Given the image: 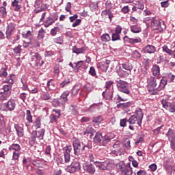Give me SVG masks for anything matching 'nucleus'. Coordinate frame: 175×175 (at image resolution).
Masks as SVG:
<instances>
[{
  "label": "nucleus",
  "mask_w": 175,
  "mask_h": 175,
  "mask_svg": "<svg viewBox=\"0 0 175 175\" xmlns=\"http://www.w3.org/2000/svg\"><path fill=\"white\" fill-rule=\"evenodd\" d=\"M94 142L96 144H99V146H105L111 142V139L107 135H103L102 133L96 132L94 137Z\"/></svg>",
  "instance_id": "1"
},
{
  "label": "nucleus",
  "mask_w": 175,
  "mask_h": 175,
  "mask_svg": "<svg viewBox=\"0 0 175 175\" xmlns=\"http://www.w3.org/2000/svg\"><path fill=\"white\" fill-rule=\"evenodd\" d=\"M83 170L89 174H95V165L91 163H85L83 165Z\"/></svg>",
  "instance_id": "10"
},
{
  "label": "nucleus",
  "mask_w": 175,
  "mask_h": 175,
  "mask_svg": "<svg viewBox=\"0 0 175 175\" xmlns=\"http://www.w3.org/2000/svg\"><path fill=\"white\" fill-rule=\"evenodd\" d=\"M70 111L73 116H77V114H79V107H77V105H71L70 107Z\"/></svg>",
  "instance_id": "37"
},
{
  "label": "nucleus",
  "mask_w": 175,
  "mask_h": 175,
  "mask_svg": "<svg viewBox=\"0 0 175 175\" xmlns=\"http://www.w3.org/2000/svg\"><path fill=\"white\" fill-rule=\"evenodd\" d=\"M8 76V67H2L0 69V77H7Z\"/></svg>",
  "instance_id": "43"
},
{
  "label": "nucleus",
  "mask_w": 175,
  "mask_h": 175,
  "mask_svg": "<svg viewBox=\"0 0 175 175\" xmlns=\"http://www.w3.org/2000/svg\"><path fill=\"white\" fill-rule=\"evenodd\" d=\"M126 122H129V119L127 118H124L120 120V126H122V128H125V126H126Z\"/></svg>",
  "instance_id": "56"
},
{
  "label": "nucleus",
  "mask_w": 175,
  "mask_h": 175,
  "mask_svg": "<svg viewBox=\"0 0 175 175\" xmlns=\"http://www.w3.org/2000/svg\"><path fill=\"white\" fill-rule=\"evenodd\" d=\"M122 67L125 70H129V72H131L132 69H133V66H132V64H131V62H129V60H126V62H123L122 64Z\"/></svg>",
  "instance_id": "23"
},
{
  "label": "nucleus",
  "mask_w": 175,
  "mask_h": 175,
  "mask_svg": "<svg viewBox=\"0 0 175 175\" xmlns=\"http://www.w3.org/2000/svg\"><path fill=\"white\" fill-rule=\"evenodd\" d=\"M80 90H81V85H75L72 90L71 94L73 96H76L79 95V93L80 92Z\"/></svg>",
  "instance_id": "27"
},
{
  "label": "nucleus",
  "mask_w": 175,
  "mask_h": 175,
  "mask_svg": "<svg viewBox=\"0 0 175 175\" xmlns=\"http://www.w3.org/2000/svg\"><path fill=\"white\" fill-rule=\"evenodd\" d=\"M143 51L147 54H154L157 51V47L154 45L147 44L143 48Z\"/></svg>",
  "instance_id": "17"
},
{
  "label": "nucleus",
  "mask_w": 175,
  "mask_h": 175,
  "mask_svg": "<svg viewBox=\"0 0 175 175\" xmlns=\"http://www.w3.org/2000/svg\"><path fill=\"white\" fill-rule=\"evenodd\" d=\"M102 96L107 100H111V99H113V92L107 93V91L105 90L102 93Z\"/></svg>",
  "instance_id": "34"
},
{
  "label": "nucleus",
  "mask_w": 175,
  "mask_h": 175,
  "mask_svg": "<svg viewBox=\"0 0 175 175\" xmlns=\"http://www.w3.org/2000/svg\"><path fill=\"white\" fill-rule=\"evenodd\" d=\"M151 72L153 76L158 77L161 75V68L157 64H154L151 68Z\"/></svg>",
  "instance_id": "20"
},
{
  "label": "nucleus",
  "mask_w": 175,
  "mask_h": 175,
  "mask_svg": "<svg viewBox=\"0 0 175 175\" xmlns=\"http://www.w3.org/2000/svg\"><path fill=\"white\" fill-rule=\"evenodd\" d=\"M122 174L124 175H132L133 174V171L132 170V168L129 166H127L124 168L123 172H122Z\"/></svg>",
  "instance_id": "42"
},
{
  "label": "nucleus",
  "mask_w": 175,
  "mask_h": 175,
  "mask_svg": "<svg viewBox=\"0 0 175 175\" xmlns=\"http://www.w3.org/2000/svg\"><path fill=\"white\" fill-rule=\"evenodd\" d=\"M110 62H111V61L105 59L97 64V68L98 69H100V70H102V72H107V69H109V65H110Z\"/></svg>",
  "instance_id": "11"
},
{
  "label": "nucleus",
  "mask_w": 175,
  "mask_h": 175,
  "mask_svg": "<svg viewBox=\"0 0 175 175\" xmlns=\"http://www.w3.org/2000/svg\"><path fill=\"white\" fill-rule=\"evenodd\" d=\"M46 87L49 88V90H50L51 91H52L53 90H54L55 88V83L54 82V79H49L47 81L46 83Z\"/></svg>",
  "instance_id": "38"
},
{
  "label": "nucleus",
  "mask_w": 175,
  "mask_h": 175,
  "mask_svg": "<svg viewBox=\"0 0 175 175\" xmlns=\"http://www.w3.org/2000/svg\"><path fill=\"white\" fill-rule=\"evenodd\" d=\"M129 129L130 131H135V124H137L138 126H141L142 124H143V120L137 118L136 116L131 115L129 118Z\"/></svg>",
  "instance_id": "6"
},
{
  "label": "nucleus",
  "mask_w": 175,
  "mask_h": 175,
  "mask_svg": "<svg viewBox=\"0 0 175 175\" xmlns=\"http://www.w3.org/2000/svg\"><path fill=\"white\" fill-rule=\"evenodd\" d=\"M72 51L75 54H77V55H79V54H84V53H85V51H87V49L85 48V46L77 48V46H73L72 48Z\"/></svg>",
  "instance_id": "18"
},
{
  "label": "nucleus",
  "mask_w": 175,
  "mask_h": 175,
  "mask_svg": "<svg viewBox=\"0 0 175 175\" xmlns=\"http://www.w3.org/2000/svg\"><path fill=\"white\" fill-rule=\"evenodd\" d=\"M130 29L131 32H133V33H139V32H142V28L139 27L137 24L131 25Z\"/></svg>",
  "instance_id": "31"
},
{
  "label": "nucleus",
  "mask_w": 175,
  "mask_h": 175,
  "mask_svg": "<svg viewBox=\"0 0 175 175\" xmlns=\"http://www.w3.org/2000/svg\"><path fill=\"white\" fill-rule=\"evenodd\" d=\"M16 109V100L10 99L5 104V110L7 111H13Z\"/></svg>",
  "instance_id": "16"
},
{
  "label": "nucleus",
  "mask_w": 175,
  "mask_h": 175,
  "mask_svg": "<svg viewBox=\"0 0 175 175\" xmlns=\"http://www.w3.org/2000/svg\"><path fill=\"white\" fill-rule=\"evenodd\" d=\"M126 100H128L126 97H124V96H121L120 94H117L113 98L115 103H120V102H126Z\"/></svg>",
  "instance_id": "28"
},
{
  "label": "nucleus",
  "mask_w": 175,
  "mask_h": 175,
  "mask_svg": "<svg viewBox=\"0 0 175 175\" xmlns=\"http://www.w3.org/2000/svg\"><path fill=\"white\" fill-rule=\"evenodd\" d=\"M26 120L28 122H32V115H31V110L27 109L26 111Z\"/></svg>",
  "instance_id": "50"
},
{
  "label": "nucleus",
  "mask_w": 175,
  "mask_h": 175,
  "mask_svg": "<svg viewBox=\"0 0 175 175\" xmlns=\"http://www.w3.org/2000/svg\"><path fill=\"white\" fill-rule=\"evenodd\" d=\"M165 136L167 137V139L169 142L171 140H174L175 139V131L173 130V129H169L168 131L165 134Z\"/></svg>",
  "instance_id": "22"
},
{
  "label": "nucleus",
  "mask_w": 175,
  "mask_h": 175,
  "mask_svg": "<svg viewBox=\"0 0 175 175\" xmlns=\"http://www.w3.org/2000/svg\"><path fill=\"white\" fill-rule=\"evenodd\" d=\"M16 77V75L14 74L10 75L6 79H5V83H8V84H14V78Z\"/></svg>",
  "instance_id": "41"
},
{
  "label": "nucleus",
  "mask_w": 175,
  "mask_h": 175,
  "mask_svg": "<svg viewBox=\"0 0 175 175\" xmlns=\"http://www.w3.org/2000/svg\"><path fill=\"white\" fill-rule=\"evenodd\" d=\"M73 148H74V154L75 155H81V154H84L87 152L88 150H90V147L87 145H82L79 142V141H75L72 144Z\"/></svg>",
  "instance_id": "3"
},
{
  "label": "nucleus",
  "mask_w": 175,
  "mask_h": 175,
  "mask_svg": "<svg viewBox=\"0 0 175 175\" xmlns=\"http://www.w3.org/2000/svg\"><path fill=\"white\" fill-rule=\"evenodd\" d=\"M69 83H70V79H66L64 81H62L60 83V87L62 88H64V87H65L66 85H68V84H69Z\"/></svg>",
  "instance_id": "64"
},
{
  "label": "nucleus",
  "mask_w": 175,
  "mask_h": 175,
  "mask_svg": "<svg viewBox=\"0 0 175 175\" xmlns=\"http://www.w3.org/2000/svg\"><path fill=\"white\" fill-rule=\"evenodd\" d=\"M45 155H51V146L47 145L44 152Z\"/></svg>",
  "instance_id": "63"
},
{
  "label": "nucleus",
  "mask_w": 175,
  "mask_h": 175,
  "mask_svg": "<svg viewBox=\"0 0 175 175\" xmlns=\"http://www.w3.org/2000/svg\"><path fill=\"white\" fill-rule=\"evenodd\" d=\"M102 121H103V118L100 116L94 117L92 120V122L94 125H99V124H102Z\"/></svg>",
  "instance_id": "32"
},
{
  "label": "nucleus",
  "mask_w": 175,
  "mask_h": 175,
  "mask_svg": "<svg viewBox=\"0 0 175 175\" xmlns=\"http://www.w3.org/2000/svg\"><path fill=\"white\" fill-rule=\"evenodd\" d=\"M50 99H51V96H50V94L45 93V94H42V100H50Z\"/></svg>",
  "instance_id": "61"
},
{
  "label": "nucleus",
  "mask_w": 175,
  "mask_h": 175,
  "mask_svg": "<svg viewBox=\"0 0 175 175\" xmlns=\"http://www.w3.org/2000/svg\"><path fill=\"white\" fill-rule=\"evenodd\" d=\"M132 55L135 59H139V58H142V53L137 51V50L133 51L132 53Z\"/></svg>",
  "instance_id": "48"
},
{
  "label": "nucleus",
  "mask_w": 175,
  "mask_h": 175,
  "mask_svg": "<svg viewBox=\"0 0 175 175\" xmlns=\"http://www.w3.org/2000/svg\"><path fill=\"white\" fill-rule=\"evenodd\" d=\"M163 167L167 173H172L173 170V165L172 164H170V165H165V167Z\"/></svg>",
  "instance_id": "60"
},
{
  "label": "nucleus",
  "mask_w": 175,
  "mask_h": 175,
  "mask_svg": "<svg viewBox=\"0 0 175 175\" xmlns=\"http://www.w3.org/2000/svg\"><path fill=\"white\" fill-rule=\"evenodd\" d=\"M132 102L129 101L126 103H118L117 104L116 107L118 109H126V107H130V106H132Z\"/></svg>",
  "instance_id": "29"
},
{
  "label": "nucleus",
  "mask_w": 175,
  "mask_h": 175,
  "mask_svg": "<svg viewBox=\"0 0 175 175\" xmlns=\"http://www.w3.org/2000/svg\"><path fill=\"white\" fill-rule=\"evenodd\" d=\"M163 53H166L167 54H168V55H172V52L173 51H172L171 49H169V47H167V45H164L163 47Z\"/></svg>",
  "instance_id": "49"
},
{
  "label": "nucleus",
  "mask_w": 175,
  "mask_h": 175,
  "mask_svg": "<svg viewBox=\"0 0 175 175\" xmlns=\"http://www.w3.org/2000/svg\"><path fill=\"white\" fill-rule=\"evenodd\" d=\"M31 165V160L29 159V158H23V165L24 167H29Z\"/></svg>",
  "instance_id": "45"
},
{
  "label": "nucleus",
  "mask_w": 175,
  "mask_h": 175,
  "mask_svg": "<svg viewBox=\"0 0 175 175\" xmlns=\"http://www.w3.org/2000/svg\"><path fill=\"white\" fill-rule=\"evenodd\" d=\"M148 89L149 92L157 90V78L152 76L148 78Z\"/></svg>",
  "instance_id": "9"
},
{
  "label": "nucleus",
  "mask_w": 175,
  "mask_h": 175,
  "mask_svg": "<svg viewBox=\"0 0 175 175\" xmlns=\"http://www.w3.org/2000/svg\"><path fill=\"white\" fill-rule=\"evenodd\" d=\"M14 29H16V24L10 23L8 25L5 31L6 39H8V40H10V38H12V33Z\"/></svg>",
  "instance_id": "14"
},
{
  "label": "nucleus",
  "mask_w": 175,
  "mask_h": 175,
  "mask_svg": "<svg viewBox=\"0 0 175 175\" xmlns=\"http://www.w3.org/2000/svg\"><path fill=\"white\" fill-rule=\"evenodd\" d=\"M116 87L120 92H122L128 96H131V91L129 90V84L128 82L118 79L116 81Z\"/></svg>",
  "instance_id": "2"
},
{
  "label": "nucleus",
  "mask_w": 175,
  "mask_h": 175,
  "mask_svg": "<svg viewBox=\"0 0 175 175\" xmlns=\"http://www.w3.org/2000/svg\"><path fill=\"white\" fill-rule=\"evenodd\" d=\"M69 91L66 90L64 92L62 95L60 96L59 98L62 100V104H66L68 102V96H69Z\"/></svg>",
  "instance_id": "24"
},
{
  "label": "nucleus",
  "mask_w": 175,
  "mask_h": 175,
  "mask_svg": "<svg viewBox=\"0 0 175 175\" xmlns=\"http://www.w3.org/2000/svg\"><path fill=\"white\" fill-rule=\"evenodd\" d=\"M33 126L36 131H38V129H40L42 126V122L40 118L38 117L36 118V120L33 123Z\"/></svg>",
  "instance_id": "36"
},
{
  "label": "nucleus",
  "mask_w": 175,
  "mask_h": 175,
  "mask_svg": "<svg viewBox=\"0 0 175 175\" xmlns=\"http://www.w3.org/2000/svg\"><path fill=\"white\" fill-rule=\"evenodd\" d=\"M30 137H29V144L30 147H33L36 143V139H38V135H36V130H33L29 133Z\"/></svg>",
  "instance_id": "15"
},
{
  "label": "nucleus",
  "mask_w": 175,
  "mask_h": 175,
  "mask_svg": "<svg viewBox=\"0 0 175 175\" xmlns=\"http://www.w3.org/2000/svg\"><path fill=\"white\" fill-rule=\"evenodd\" d=\"M43 38H44V29L41 28L38 31L37 38L38 40H40V39H43Z\"/></svg>",
  "instance_id": "52"
},
{
  "label": "nucleus",
  "mask_w": 175,
  "mask_h": 175,
  "mask_svg": "<svg viewBox=\"0 0 175 175\" xmlns=\"http://www.w3.org/2000/svg\"><path fill=\"white\" fill-rule=\"evenodd\" d=\"M14 129L17 133V135L19 137H23L24 136V129L21 127L18 124H14Z\"/></svg>",
  "instance_id": "21"
},
{
  "label": "nucleus",
  "mask_w": 175,
  "mask_h": 175,
  "mask_svg": "<svg viewBox=\"0 0 175 175\" xmlns=\"http://www.w3.org/2000/svg\"><path fill=\"white\" fill-rule=\"evenodd\" d=\"M102 42H109L110 40V36L109 33H104L100 37Z\"/></svg>",
  "instance_id": "51"
},
{
  "label": "nucleus",
  "mask_w": 175,
  "mask_h": 175,
  "mask_svg": "<svg viewBox=\"0 0 175 175\" xmlns=\"http://www.w3.org/2000/svg\"><path fill=\"white\" fill-rule=\"evenodd\" d=\"M89 74L93 77H96V71L95 70V67H90Z\"/></svg>",
  "instance_id": "59"
},
{
  "label": "nucleus",
  "mask_w": 175,
  "mask_h": 175,
  "mask_svg": "<svg viewBox=\"0 0 175 175\" xmlns=\"http://www.w3.org/2000/svg\"><path fill=\"white\" fill-rule=\"evenodd\" d=\"M94 163L96 167L100 170H113L114 169V163L109 160L103 162L94 161Z\"/></svg>",
  "instance_id": "4"
},
{
  "label": "nucleus",
  "mask_w": 175,
  "mask_h": 175,
  "mask_svg": "<svg viewBox=\"0 0 175 175\" xmlns=\"http://www.w3.org/2000/svg\"><path fill=\"white\" fill-rule=\"evenodd\" d=\"M0 94H3V99H8L12 94V85H4Z\"/></svg>",
  "instance_id": "12"
},
{
  "label": "nucleus",
  "mask_w": 175,
  "mask_h": 175,
  "mask_svg": "<svg viewBox=\"0 0 175 175\" xmlns=\"http://www.w3.org/2000/svg\"><path fill=\"white\" fill-rule=\"evenodd\" d=\"M111 38L113 42H116V40H120V34L117 33H113Z\"/></svg>",
  "instance_id": "58"
},
{
  "label": "nucleus",
  "mask_w": 175,
  "mask_h": 175,
  "mask_svg": "<svg viewBox=\"0 0 175 175\" xmlns=\"http://www.w3.org/2000/svg\"><path fill=\"white\" fill-rule=\"evenodd\" d=\"M133 116H135V117H137L139 120L143 121V117L144 116L143 113V109L141 108H137Z\"/></svg>",
  "instance_id": "26"
},
{
  "label": "nucleus",
  "mask_w": 175,
  "mask_h": 175,
  "mask_svg": "<svg viewBox=\"0 0 175 175\" xmlns=\"http://www.w3.org/2000/svg\"><path fill=\"white\" fill-rule=\"evenodd\" d=\"M75 65V69H80V68H81V66H83V65H84V61L81 60L79 61L77 63H74Z\"/></svg>",
  "instance_id": "62"
},
{
  "label": "nucleus",
  "mask_w": 175,
  "mask_h": 175,
  "mask_svg": "<svg viewBox=\"0 0 175 175\" xmlns=\"http://www.w3.org/2000/svg\"><path fill=\"white\" fill-rule=\"evenodd\" d=\"M22 51L23 49H21V45L20 44H18L13 49L14 54H21Z\"/></svg>",
  "instance_id": "53"
},
{
  "label": "nucleus",
  "mask_w": 175,
  "mask_h": 175,
  "mask_svg": "<svg viewBox=\"0 0 175 175\" xmlns=\"http://www.w3.org/2000/svg\"><path fill=\"white\" fill-rule=\"evenodd\" d=\"M53 105H55L56 106H64L65 104H62V101L61 100V98H56L53 100Z\"/></svg>",
  "instance_id": "57"
},
{
  "label": "nucleus",
  "mask_w": 175,
  "mask_h": 175,
  "mask_svg": "<svg viewBox=\"0 0 175 175\" xmlns=\"http://www.w3.org/2000/svg\"><path fill=\"white\" fill-rule=\"evenodd\" d=\"M8 150H10V151L18 152L20 150H21V146H20V144H12L11 146H10Z\"/></svg>",
  "instance_id": "30"
},
{
  "label": "nucleus",
  "mask_w": 175,
  "mask_h": 175,
  "mask_svg": "<svg viewBox=\"0 0 175 175\" xmlns=\"http://www.w3.org/2000/svg\"><path fill=\"white\" fill-rule=\"evenodd\" d=\"M163 107L168 110L170 113H175V104L166 101V100H161Z\"/></svg>",
  "instance_id": "13"
},
{
  "label": "nucleus",
  "mask_w": 175,
  "mask_h": 175,
  "mask_svg": "<svg viewBox=\"0 0 175 175\" xmlns=\"http://www.w3.org/2000/svg\"><path fill=\"white\" fill-rule=\"evenodd\" d=\"M150 25L151 27H153L154 29L160 31V32L166 29V25H165V22L161 19L157 20L155 18H152Z\"/></svg>",
  "instance_id": "5"
},
{
  "label": "nucleus",
  "mask_w": 175,
  "mask_h": 175,
  "mask_svg": "<svg viewBox=\"0 0 175 175\" xmlns=\"http://www.w3.org/2000/svg\"><path fill=\"white\" fill-rule=\"evenodd\" d=\"M20 1L18 0H14V1H12V6H13V8H14V10L16 12H18V10H20V9H21V5H20Z\"/></svg>",
  "instance_id": "40"
},
{
  "label": "nucleus",
  "mask_w": 175,
  "mask_h": 175,
  "mask_svg": "<svg viewBox=\"0 0 175 175\" xmlns=\"http://www.w3.org/2000/svg\"><path fill=\"white\" fill-rule=\"evenodd\" d=\"M31 62H33L34 66H43V64L44 62L42 60V56L38 53H31Z\"/></svg>",
  "instance_id": "7"
},
{
  "label": "nucleus",
  "mask_w": 175,
  "mask_h": 175,
  "mask_svg": "<svg viewBox=\"0 0 175 175\" xmlns=\"http://www.w3.org/2000/svg\"><path fill=\"white\" fill-rule=\"evenodd\" d=\"M123 39L128 43H131V44H136V43H140L142 42V39L140 38H131L128 37V36H124Z\"/></svg>",
  "instance_id": "19"
},
{
  "label": "nucleus",
  "mask_w": 175,
  "mask_h": 175,
  "mask_svg": "<svg viewBox=\"0 0 175 175\" xmlns=\"http://www.w3.org/2000/svg\"><path fill=\"white\" fill-rule=\"evenodd\" d=\"M99 109V104L98 103H94L92 104L88 109V111H90L91 113H94V111H96Z\"/></svg>",
  "instance_id": "44"
},
{
  "label": "nucleus",
  "mask_w": 175,
  "mask_h": 175,
  "mask_svg": "<svg viewBox=\"0 0 175 175\" xmlns=\"http://www.w3.org/2000/svg\"><path fill=\"white\" fill-rule=\"evenodd\" d=\"M57 116L54 115V113H51L49 116L50 123L54 124V122H57Z\"/></svg>",
  "instance_id": "55"
},
{
  "label": "nucleus",
  "mask_w": 175,
  "mask_h": 175,
  "mask_svg": "<svg viewBox=\"0 0 175 175\" xmlns=\"http://www.w3.org/2000/svg\"><path fill=\"white\" fill-rule=\"evenodd\" d=\"M166 84H167V78H166V77H163L160 80V84L159 85V88L160 90H163Z\"/></svg>",
  "instance_id": "33"
},
{
  "label": "nucleus",
  "mask_w": 175,
  "mask_h": 175,
  "mask_svg": "<svg viewBox=\"0 0 175 175\" xmlns=\"http://www.w3.org/2000/svg\"><path fill=\"white\" fill-rule=\"evenodd\" d=\"M44 133H46V130L44 129L36 131L37 139H38V140H43L44 139Z\"/></svg>",
  "instance_id": "25"
},
{
  "label": "nucleus",
  "mask_w": 175,
  "mask_h": 175,
  "mask_svg": "<svg viewBox=\"0 0 175 175\" xmlns=\"http://www.w3.org/2000/svg\"><path fill=\"white\" fill-rule=\"evenodd\" d=\"M116 166L119 171H120L121 173H122L128 165H125V163L124 161H120L117 164Z\"/></svg>",
  "instance_id": "39"
},
{
  "label": "nucleus",
  "mask_w": 175,
  "mask_h": 175,
  "mask_svg": "<svg viewBox=\"0 0 175 175\" xmlns=\"http://www.w3.org/2000/svg\"><path fill=\"white\" fill-rule=\"evenodd\" d=\"M81 167H80V162L75 161L71 163L70 165H68L66 168L67 172L68 173H75V172H77L80 170Z\"/></svg>",
  "instance_id": "8"
},
{
  "label": "nucleus",
  "mask_w": 175,
  "mask_h": 175,
  "mask_svg": "<svg viewBox=\"0 0 175 175\" xmlns=\"http://www.w3.org/2000/svg\"><path fill=\"white\" fill-rule=\"evenodd\" d=\"M83 134L85 135H90V137H92V136H94V128L91 126H88L85 129Z\"/></svg>",
  "instance_id": "35"
},
{
  "label": "nucleus",
  "mask_w": 175,
  "mask_h": 175,
  "mask_svg": "<svg viewBox=\"0 0 175 175\" xmlns=\"http://www.w3.org/2000/svg\"><path fill=\"white\" fill-rule=\"evenodd\" d=\"M113 84H114V82H113V81H106L105 82L106 91H107V90H110V88H111V87L113 86Z\"/></svg>",
  "instance_id": "54"
},
{
  "label": "nucleus",
  "mask_w": 175,
  "mask_h": 175,
  "mask_svg": "<svg viewBox=\"0 0 175 175\" xmlns=\"http://www.w3.org/2000/svg\"><path fill=\"white\" fill-rule=\"evenodd\" d=\"M64 154H70V152H72V146H66L63 148Z\"/></svg>",
  "instance_id": "46"
},
{
  "label": "nucleus",
  "mask_w": 175,
  "mask_h": 175,
  "mask_svg": "<svg viewBox=\"0 0 175 175\" xmlns=\"http://www.w3.org/2000/svg\"><path fill=\"white\" fill-rule=\"evenodd\" d=\"M7 15L8 12H6V8L0 7V17L3 18L4 17H6Z\"/></svg>",
  "instance_id": "47"
}]
</instances>
